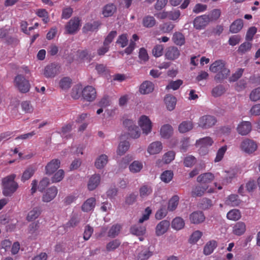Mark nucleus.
Listing matches in <instances>:
<instances>
[{"label":"nucleus","instance_id":"nucleus-27","mask_svg":"<svg viewBox=\"0 0 260 260\" xmlns=\"http://www.w3.org/2000/svg\"><path fill=\"white\" fill-rule=\"evenodd\" d=\"M164 101L168 110L172 111L175 109L177 100L174 96L167 95L165 98Z\"/></svg>","mask_w":260,"mask_h":260},{"label":"nucleus","instance_id":"nucleus-4","mask_svg":"<svg viewBox=\"0 0 260 260\" xmlns=\"http://www.w3.org/2000/svg\"><path fill=\"white\" fill-rule=\"evenodd\" d=\"M123 124L130 138L137 139L140 137L141 132L139 128L132 120L126 119L123 121Z\"/></svg>","mask_w":260,"mask_h":260},{"label":"nucleus","instance_id":"nucleus-53","mask_svg":"<svg viewBox=\"0 0 260 260\" xmlns=\"http://www.w3.org/2000/svg\"><path fill=\"white\" fill-rule=\"evenodd\" d=\"M152 255V252L150 251L148 249H143L139 253L137 259L138 260H147Z\"/></svg>","mask_w":260,"mask_h":260},{"label":"nucleus","instance_id":"nucleus-44","mask_svg":"<svg viewBox=\"0 0 260 260\" xmlns=\"http://www.w3.org/2000/svg\"><path fill=\"white\" fill-rule=\"evenodd\" d=\"M121 228L120 225L118 224L113 225L108 233V236L112 238L116 237L119 234Z\"/></svg>","mask_w":260,"mask_h":260},{"label":"nucleus","instance_id":"nucleus-55","mask_svg":"<svg viewBox=\"0 0 260 260\" xmlns=\"http://www.w3.org/2000/svg\"><path fill=\"white\" fill-rule=\"evenodd\" d=\"M251 47L252 44L251 43L245 42L240 45L237 51L238 53L243 54L249 51Z\"/></svg>","mask_w":260,"mask_h":260},{"label":"nucleus","instance_id":"nucleus-61","mask_svg":"<svg viewBox=\"0 0 260 260\" xmlns=\"http://www.w3.org/2000/svg\"><path fill=\"white\" fill-rule=\"evenodd\" d=\"M34 170L32 168H27L23 173L21 177V181L25 182V181L28 180L34 175Z\"/></svg>","mask_w":260,"mask_h":260},{"label":"nucleus","instance_id":"nucleus-56","mask_svg":"<svg viewBox=\"0 0 260 260\" xmlns=\"http://www.w3.org/2000/svg\"><path fill=\"white\" fill-rule=\"evenodd\" d=\"M64 176V172L63 170L60 169L58 170L53 176L51 181L53 183L60 182L62 180Z\"/></svg>","mask_w":260,"mask_h":260},{"label":"nucleus","instance_id":"nucleus-26","mask_svg":"<svg viewBox=\"0 0 260 260\" xmlns=\"http://www.w3.org/2000/svg\"><path fill=\"white\" fill-rule=\"evenodd\" d=\"M246 231V225L244 222L239 221L237 222L233 227V233L237 236L243 235Z\"/></svg>","mask_w":260,"mask_h":260},{"label":"nucleus","instance_id":"nucleus-48","mask_svg":"<svg viewBox=\"0 0 260 260\" xmlns=\"http://www.w3.org/2000/svg\"><path fill=\"white\" fill-rule=\"evenodd\" d=\"M72 80L69 77H63L59 81V87L63 90L68 89L71 87Z\"/></svg>","mask_w":260,"mask_h":260},{"label":"nucleus","instance_id":"nucleus-58","mask_svg":"<svg viewBox=\"0 0 260 260\" xmlns=\"http://www.w3.org/2000/svg\"><path fill=\"white\" fill-rule=\"evenodd\" d=\"M183 84V81L180 79H178L176 81H171L169 82V84L167 86L166 89H172L174 90L178 89L180 86Z\"/></svg>","mask_w":260,"mask_h":260},{"label":"nucleus","instance_id":"nucleus-42","mask_svg":"<svg viewBox=\"0 0 260 260\" xmlns=\"http://www.w3.org/2000/svg\"><path fill=\"white\" fill-rule=\"evenodd\" d=\"M121 244V241L119 239H114L108 242L106 246L108 252L114 251L118 248Z\"/></svg>","mask_w":260,"mask_h":260},{"label":"nucleus","instance_id":"nucleus-11","mask_svg":"<svg viewBox=\"0 0 260 260\" xmlns=\"http://www.w3.org/2000/svg\"><path fill=\"white\" fill-rule=\"evenodd\" d=\"M83 98L88 102L93 101L96 96L95 89L92 86H87L82 91Z\"/></svg>","mask_w":260,"mask_h":260},{"label":"nucleus","instance_id":"nucleus-62","mask_svg":"<svg viewBox=\"0 0 260 260\" xmlns=\"http://www.w3.org/2000/svg\"><path fill=\"white\" fill-rule=\"evenodd\" d=\"M21 106L22 110L25 113H30L33 112V107L29 101H23L21 104Z\"/></svg>","mask_w":260,"mask_h":260},{"label":"nucleus","instance_id":"nucleus-64","mask_svg":"<svg viewBox=\"0 0 260 260\" xmlns=\"http://www.w3.org/2000/svg\"><path fill=\"white\" fill-rule=\"evenodd\" d=\"M250 99L252 101H257L260 99V87L253 89L250 93Z\"/></svg>","mask_w":260,"mask_h":260},{"label":"nucleus","instance_id":"nucleus-21","mask_svg":"<svg viewBox=\"0 0 260 260\" xmlns=\"http://www.w3.org/2000/svg\"><path fill=\"white\" fill-rule=\"evenodd\" d=\"M96 200L94 198L91 197L86 200L81 206L83 212H88L93 210L95 206Z\"/></svg>","mask_w":260,"mask_h":260},{"label":"nucleus","instance_id":"nucleus-14","mask_svg":"<svg viewBox=\"0 0 260 260\" xmlns=\"http://www.w3.org/2000/svg\"><path fill=\"white\" fill-rule=\"evenodd\" d=\"M252 126L249 121H242L237 126V131L242 136L248 135L251 131Z\"/></svg>","mask_w":260,"mask_h":260},{"label":"nucleus","instance_id":"nucleus-2","mask_svg":"<svg viewBox=\"0 0 260 260\" xmlns=\"http://www.w3.org/2000/svg\"><path fill=\"white\" fill-rule=\"evenodd\" d=\"M16 175L12 174L2 179L3 193L6 197H11L17 190L19 185L15 181Z\"/></svg>","mask_w":260,"mask_h":260},{"label":"nucleus","instance_id":"nucleus-59","mask_svg":"<svg viewBox=\"0 0 260 260\" xmlns=\"http://www.w3.org/2000/svg\"><path fill=\"white\" fill-rule=\"evenodd\" d=\"M175 156V153L173 151H169L166 152L163 156L162 160L165 164H169L173 161Z\"/></svg>","mask_w":260,"mask_h":260},{"label":"nucleus","instance_id":"nucleus-51","mask_svg":"<svg viewBox=\"0 0 260 260\" xmlns=\"http://www.w3.org/2000/svg\"><path fill=\"white\" fill-rule=\"evenodd\" d=\"M173 175L174 174L172 171L167 170L161 174L160 179L162 181L165 183H169L172 180Z\"/></svg>","mask_w":260,"mask_h":260},{"label":"nucleus","instance_id":"nucleus-23","mask_svg":"<svg viewBox=\"0 0 260 260\" xmlns=\"http://www.w3.org/2000/svg\"><path fill=\"white\" fill-rule=\"evenodd\" d=\"M214 179V175L211 173H206L199 175L197 178V181L202 184L207 185Z\"/></svg>","mask_w":260,"mask_h":260},{"label":"nucleus","instance_id":"nucleus-54","mask_svg":"<svg viewBox=\"0 0 260 260\" xmlns=\"http://www.w3.org/2000/svg\"><path fill=\"white\" fill-rule=\"evenodd\" d=\"M228 147L226 145H224L220 147L217 151L216 153V156L215 158L214 161L215 162H219L221 161L227 150Z\"/></svg>","mask_w":260,"mask_h":260},{"label":"nucleus","instance_id":"nucleus-9","mask_svg":"<svg viewBox=\"0 0 260 260\" xmlns=\"http://www.w3.org/2000/svg\"><path fill=\"white\" fill-rule=\"evenodd\" d=\"M139 124L143 133L147 135L151 132L152 123L150 119L147 116L143 115L140 117L139 120Z\"/></svg>","mask_w":260,"mask_h":260},{"label":"nucleus","instance_id":"nucleus-57","mask_svg":"<svg viewBox=\"0 0 260 260\" xmlns=\"http://www.w3.org/2000/svg\"><path fill=\"white\" fill-rule=\"evenodd\" d=\"M196 158L194 156L189 155L186 156L183 161V164L186 167H191L196 162Z\"/></svg>","mask_w":260,"mask_h":260},{"label":"nucleus","instance_id":"nucleus-20","mask_svg":"<svg viewBox=\"0 0 260 260\" xmlns=\"http://www.w3.org/2000/svg\"><path fill=\"white\" fill-rule=\"evenodd\" d=\"M162 146L160 142L156 141L151 143L148 147L147 151L150 155L159 153L162 150Z\"/></svg>","mask_w":260,"mask_h":260},{"label":"nucleus","instance_id":"nucleus-8","mask_svg":"<svg viewBox=\"0 0 260 260\" xmlns=\"http://www.w3.org/2000/svg\"><path fill=\"white\" fill-rule=\"evenodd\" d=\"M216 122V119L214 116L204 115L200 118L198 125L203 128H208L214 125Z\"/></svg>","mask_w":260,"mask_h":260},{"label":"nucleus","instance_id":"nucleus-3","mask_svg":"<svg viewBox=\"0 0 260 260\" xmlns=\"http://www.w3.org/2000/svg\"><path fill=\"white\" fill-rule=\"evenodd\" d=\"M14 84L19 92L22 93L28 92L30 88L29 81L21 74H18L15 76Z\"/></svg>","mask_w":260,"mask_h":260},{"label":"nucleus","instance_id":"nucleus-38","mask_svg":"<svg viewBox=\"0 0 260 260\" xmlns=\"http://www.w3.org/2000/svg\"><path fill=\"white\" fill-rule=\"evenodd\" d=\"M173 42L177 45L182 46L185 43V38L183 35L179 32L174 34L172 38Z\"/></svg>","mask_w":260,"mask_h":260},{"label":"nucleus","instance_id":"nucleus-37","mask_svg":"<svg viewBox=\"0 0 260 260\" xmlns=\"http://www.w3.org/2000/svg\"><path fill=\"white\" fill-rule=\"evenodd\" d=\"M101 25V23L99 21H94L92 23H86L83 26L84 31H93L99 28Z\"/></svg>","mask_w":260,"mask_h":260},{"label":"nucleus","instance_id":"nucleus-60","mask_svg":"<svg viewBox=\"0 0 260 260\" xmlns=\"http://www.w3.org/2000/svg\"><path fill=\"white\" fill-rule=\"evenodd\" d=\"M36 14L39 17L42 18V20L45 23L49 21L48 13L45 9H38Z\"/></svg>","mask_w":260,"mask_h":260},{"label":"nucleus","instance_id":"nucleus-46","mask_svg":"<svg viewBox=\"0 0 260 260\" xmlns=\"http://www.w3.org/2000/svg\"><path fill=\"white\" fill-rule=\"evenodd\" d=\"M40 214L41 212L39 209L37 207H35L28 212L26 219L28 221H31L37 218L40 216Z\"/></svg>","mask_w":260,"mask_h":260},{"label":"nucleus","instance_id":"nucleus-1","mask_svg":"<svg viewBox=\"0 0 260 260\" xmlns=\"http://www.w3.org/2000/svg\"><path fill=\"white\" fill-rule=\"evenodd\" d=\"M210 71L216 73L214 77L215 81L217 83H221L227 78L230 75V70L226 67L225 61L218 59L213 62L209 67Z\"/></svg>","mask_w":260,"mask_h":260},{"label":"nucleus","instance_id":"nucleus-36","mask_svg":"<svg viewBox=\"0 0 260 260\" xmlns=\"http://www.w3.org/2000/svg\"><path fill=\"white\" fill-rule=\"evenodd\" d=\"M217 246V243L214 240H211L206 243L204 248V253L207 255L211 254Z\"/></svg>","mask_w":260,"mask_h":260},{"label":"nucleus","instance_id":"nucleus-10","mask_svg":"<svg viewBox=\"0 0 260 260\" xmlns=\"http://www.w3.org/2000/svg\"><path fill=\"white\" fill-rule=\"evenodd\" d=\"M59 68L60 67L56 63L48 64L44 69V75L47 78H53L59 73Z\"/></svg>","mask_w":260,"mask_h":260},{"label":"nucleus","instance_id":"nucleus-33","mask_svg":"<svg viewBox=\"0 0 260 260\" xmlns=\"http://www.w3.org/2000/svg\"><path fill=\"white\" fill-rule=\"evenodd\" d=\"M73 124V122H70L62 127L60 134L62 137L67 139L71 138L72 135L70 133L72 131Z\"/></svg>","mask_w":260,"mask_h":260},{"label":"nucleus","instance_id":"nucleus-5","mask_svg":"<svg viewBox=\"0 0 260 260\" xmlns=\"http://www.w3.org/2000/svg\"><path fill=\"white\" fill-rule=\"evenodd\" d=\"M213 142V140L211 137H206L197 140L196 145L197 147H200V154L205 155L208 152L207 147L212 146Z\"/></svg>","mask_w":260,"mask_h":260},{"label":"nucleus","instance_id":"nucleus-16","mask_svg":"<svg viewBox=\"0 0 260 260\" xmlns=\"http://www.w3.org/2000/svg\"><path fill=\"white\" fill-rule=\"evenodd\" d=\"M205 219V216L202 211H194L189 215V220L193 224H200L204 222Z\"/></svg>","mask_w":260,"mask_h":260},{"label":"nucleus","instance_id":"nucleus-50","mask_svg":"<svg viewBox=\"0 0 260 260\" xmlns=\"http://www.w3.org/2000/svg\"><path fill=\"white\" fill-rule=\"evenodd\" d=\"M129 143L127 141L121 142L118 146L117 153L118 155H122L129 149Z\"/></svg>","mask_w":260,"mask_h":260},{"label":"nucleus","instance_id":"nucleus-49","mask_svg":"<svg viewBox=\"0 0 260 260\" xmlns=\"http://www.w3.org/2000/svg\"><path fill=\"white\" fill-rule=\"evenodd\" d=\"M168 212V210L167 209L166 206H162L161 207L156 211L155 217L157 220H160L166 216Z\"/></svg>","mask_w":260,"mask_h":260},{"label":"nucleus","instance_id":"nucleus-30","mask_svg":"<svg viewBox=\"0 0 260 260\" xmlns=\"http://www.w3.org/2000/svg\"><path fill=\"white\" fill-rule=\"evenodd\" d=\"M153 191L152 187L148 184L142 185L139 189L140 196L142 198H145L150 195Z\"/></svg>","mask_w":260,"mask_h":260},{"label":"nucleus","instance_id":"nucleus-40","mask_svg":"<svg viewBox=\"0 0 260 260\" xmlns=\"http://www.w3.org/2000/svg\"><path fill=\"white\" fill-rule=\"evenodd\" d=\"M226 217L230 220L237 221L241 218V214L239 210L232 209L228 212Z\"/></svg>","mask_w":260,"mask_h":260},{"label":"nucleus","instance_id":"nucleus-34","mask_svg":"<svg viewBox=\"0 0 260 260\" xmlns=\"http://www.w3.org/2000/svg\"><path fill=\"white\" fill-rule=\"evenodd\" d=\"M193 128L192 122L190 121H184L178 126V130L181 133H185Z\"/></svg>","mask_w":260,"mask_h":260},{"label":"nucleus","instance_id":"nucleus-47","mask_svg":"<svg viewBox=\"0 0 260 260\" xmlns=\"http://www.w3.org/2000/svg\"><path fill=\"white\" fill-rule=\"evenodd\" d=\"M143 168V164L139 161H133L129 166V169L132 173L139 172Z\"/></svg>","mask_w":260,"mask_h":260},{"label":"nucleus","instance_id":"nucleus-52","mask_svg":"<svg viewBox=\"0 0 260 260\" xmlns=\"http://www.w3.org/2000/svg\"><path fill=\"white\" fill-rule=\"evenodd\" d=\"M77 55L79 58L81 59H86L89 61H91L93 58V56L89 54V51L87 49L83 50H79L77 51Z\"/></svg>","mask_w":260,"mask_h":260},{"label":"nucleus","instance_id":"nucleus-32","mask_svg":"<svg viewBox=\"0 0 260 260\" xmlns=\"http://www.w3.org/2000/svg\"><path fill=\"white\" fill-rule=\"evenodd\" d=\"M156 24L155 18L150 15H147L144 17L142 20V25L146 28H151Z\"/></svg>","mask_w":260,"mask_h":260},{"label":"nucleus","instance_id":"nucleus-12","mask_svg":"<svg viewBox=\"0 0 260 260\" xmlns=\"http://www.w3.org/2000/svg\"><path fill=\"white\" fill-rule=\"evenodd\" d=\"M209 16L203 15L197 17L193 21V26L197 29L204 28L210 22Z\"/></svg>","mask_w":260,"mask_h":260},{"label":"nucleus","instance_id":"nucleus-63","mask_svg":"<svg viewBox=\"0 0 260 260\" xmlns=\"http://www.w3.org/2000/svg\"><path fill=\"white\" fill-rule=\"evenodd\" d=\"M128 41L127 35L122 34L118 37L116 41V43L120 45L122 48H124L127 46Z\"/></svg>","mask_w":260,"mask_h":260},{"label":"nucleus","instance_id":"nucleus-13","mask_svg":"<svg viewBox=\"0 0 260 260\" xmlns=\"http://www.w3.org/2000/svg\"><path fill=\"white\" fill-rule=\"evenodd\" d=\"M58 193V189L55 186H52L47 188L42 197V201L44 202H49L53 200Z\"/></svg>","mask_w":260,"mask_h":260},{"label":"nucleus","instance_id":"nucleus-17","mask_svg":"<svg viewBox=\"0 0 260 260\" xmlns=\"http://www.w3.org/2000/svg\"><path fill=\"white\" fill-rule=\"evenodd\" d=\"M170 226V222L167 220L161 221L156 226L155 233L157 236L164 234Z\"/></svg>","mask_w":260,"mask_h":260},{"label":"nucleus","instance_id":"nucleus-41","mask_svg":"<svg viewBox=\"0 0 260 260\" xmlns=\"http://www.w3.org/2000/svg\"><path fill=\"white\" fill-rule=\"evenodd\" d=\"M108 162V156L105 154L101 155L95 162V166L97 169L103 168Z\"/></svg>","mask_w":260,"mask_h":260},{"label":"nucleus","instance_id":"nucleus-22","mask_svg":"<svg viewBox=\"0 0 260 260\" xmlns=\"http://www.w3.org/2000/svg\"><path fill=\"white\" fill-rule=\"evenodd\" d=\"M154 90L153 84L148 81L143 82L140 86L139 91L141 93L145 94H148Z\"/></svg>","mask_w":260,"mask_h":260},{"label":"nucleus","instance_id":"nucleus-29","mask_svg":"<svg viewBox=\"0 0 260 260\" xmlns=\"http://www.w3.org/2000/svg\"><path fill=\"white\" fill-rule=\"evenodd\" d=\"M243 26V20L241 19H237L230 25V31L232 33H237L242 28Z\"/></svg>","mask_w":260,"mask_h":260},{"label":"nucleus","instance_id":"nucleus-7","mask_svg":"<svg viewBox=\"0 0 260 260\" xmlns=\"http://www.w3.org/2000/svg\"><path fill=\"white\" fill-rule=\"evenodd\" d=\"M80 21L81 20L78 17H75L70 19L65 26L67 33L70 35L76 33L81 25Z\"/></svg>","mask_w":260,"mask_h":260},{"label":"nucleus","instance_id":"nucleus-28","mask_svg":"<svg viewBox=\"0 0 260 260\" xmlns=\"http://www.w3.org/2000/svg\"><path fill=\"white\" fill-rule=\"evenodd\" d=\"M116 11V7L113 4H108L104 6L103 9V14L106 17L112 16Z\"/></svg>","mask_w":260,"mask_h":260},{"label":"nucleus","instance_id":"nucleus-24","mask_svg":"<svg viewBox=\"0 0 260 260\" xmlns=\"http://www.w3.org/2000/svg\"><path fill=\"white\" fill-rule=\"evenodd\" d=\"M100 181L101 177L100 175L94 174L92 175L89 180L87 184L88 189L89 190H93L98 187Z\"/></svg>","mask_w":260,"mask_h":260},{"label":"nucleus","instance_id":"nucleus-45","mask_svg":"<svg viewBox=\"0 0 260 260\" xmlns=\"http://www.w3.org/2000/svg\"><path fill=\"white\" fill-rule=\"evenodd\" d=\"M208 188V185L196 186L192 191L191 195L193 197H201Z\"/></svg>","mask_w":260,"mask_h":260},{"label":"nucleus","instance_id":"nucleus-25","mask_svg":"<svg viewBox=\"0 0 260 260\" xmlns=\"http://www.w3.org/2000/svg\"><path fill=\"white\" fill-rule=\"evenodd\" d=\"M173 133V127L169 124H164L160 129V134L161 137L165 139L169 138L172 135Z\"/></svg>","mask_w":260,"mask_h":260},{"label":"nucleus","instance_id":"nucleus-35","mask_svg":"<svg viewBox=\"0 0 260 260\" xmlns=\"http://www.w3.org/2000/svg\"><path fill=\"white\" fill-rule=\"evenodd\" d=\"M179 201V197L177 195L173 196L168 202V208L169 211H174L177 207Z\"/></svg>","mask_w":260,"mask_h":260},{"label":"nucleus","instance_id":"nucleus-6","mask_svg":"<svg viewBox=\"0 0 260 260\" xmlns=\"http://www.w3.org/2000/svg\"><path fill=\"white\" fill-rule=\"evenodd\" d=\"M240 147L243 152L251 154L256 150L257 145L253 140L246 138L242 141Z\"/></svg>","mask_w":260,"mask_h":260},{"label":"nucleus","instance_id":"nucleus-39","mask_svg":"<svg viewBox=\"0 0 260 260\" xmlns=\"http://www.w3.org/2000/svg\"><path fill=\"white\" fill-rule=\"evenodd\" d=\"M225 204L230 206H237L240 204L238 196L236 194H231L225 201Z\"/></svg>","mask_w":260,"mask_h":260},{"label":"nucleus","instance_id":"nucleus-15","mask_svg":"<svg viewBox=\"0 0 260 260\" xmlns=\"http://www.w3.org/2000/svg\"><path fill=\"white\" fill-rule=\"evenodd\" d=\"M60 161L58 159H53L45 167L46 174L49 175L54 173L60 167Z\"/></svg>","mask_w":260,"mask_h":260},{"label":"nucleus","instance_id":"nucleus-19","mask_svg":"<svg viewBox=\"0 0 260 260\" xmlns=\"http://www.w3.org/2000/svg\"><path fill=\"white\" fill-rule=\"evenodd\" d=\"M40 225L38 222H32L28 226V233L31 239H36L40 235Z\"/></svg>","mask_w":260,"mask_h":260},{"label":"nucleus","instance_id":"nucleus-43","mask_svg":"<svg viewBox=\"0 0 260 260\" xmlns=\"http://www.w3.org/2000/svg\"><path fill=\"white\" fill-rule=\"evenodd\" d=\"M185 225L184 220L179 217L175 218L172 222V227L176 230L182 229Z\"/></svg>","mask_w":260,"mask_h":260},{"label":"nucleus","instance_id":"nucleus-18","mask_svg":"<svg viewBox=\"0 0 260 260\" xmlns=\"http://www.w3.org/2000/svg\"><path fill=\"white\" fill-rule=\"evenodd\" d=\"M180 51L176 47H169L168 48L165 54L166 57L169 60H175L180 56Z\"/></svg>","mask_w":260,"mask_h":260},{"label":"nucleus","instance_id":"nucleus-31","mask_svg":"<svg viewBox=\"0 0 260 260\" xmlns=\"http://www.w3.org/2000/svg\"><path fill=\"white\" fill-rule=\"evenodd\" d=\"M131 233L136 236H142L145 234L146 228L139 224L132 226L130 229Z\"/></svg>","mask_w":260,"mask_h":260}]
</instances>
